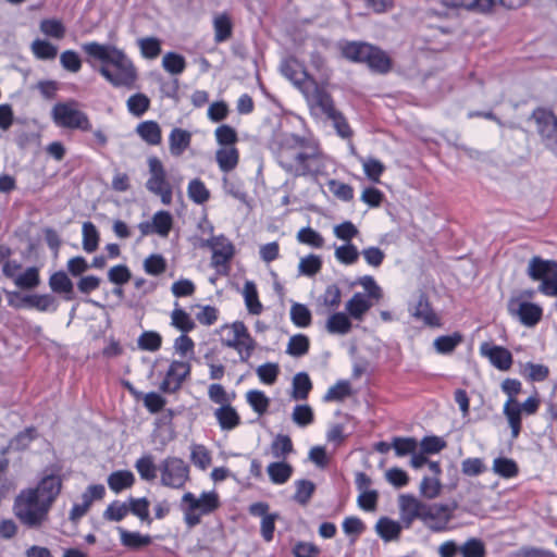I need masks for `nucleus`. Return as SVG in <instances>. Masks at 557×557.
<instances>
[{"label": "nucleus", "mask_w": 557, "mask_h": 557, "mask_svg": "<svg viewBox=\"0 0 557 557\" xmlns=\"http://www.w3.org/2000/svg\"><path fill=\"white\" fill-rule=\"evenodd\" d=\"M278 165L293 176L325 175L329 159L307 139L294 134H283L273 147Z\"/></svg>", "instance_id": "f257e3e1"}, {"label": "nucleus", "mask_w": 557, "mask_h": 557, "mask_svg": "<svg viewBox=\"0 0 557 557\" xmlns=\"http://www.w3.org/2000/svg\"><path fill=\"white\" fill-rule=\"evenodd\" d=\"M82 50L87 55L90 66L95 67V62H100L98 73L113 87L128 90L136 88L138 71L124 50L114 45L97 41L83 44Z\"/></svg>", "instance_id": "f03ea898"}, {"label": "nucleus", "mask_w": 557, "mask_h": 557, "mask_svg": "<svg viewBox=\"0 0 557 557\" xmlns=\"http://www.w3.org/2000/svg\"><path fill=\"white\" fill-rule=\"evenodd\" d=\"M220 507V497L215 491L202 492L199 496L191 492L183 494L180 509L184 523L193 529L200 524L203 516L213 513Z\"/></svg>", "instance_id": "7ed1b4c3"}, {"label": "nucleus", "mask_w": 557, "mask_h": 557, "mask_svg": "<svg viewBox=\"0 0 557 557\" xmlns=\"http://www.w3.org/2000/svg\"><path fill=\"white\" fill-rule=\"evenodd\" d=\"M50 508V505L28 488L21 491L13 506L16 518L30 529H38L48 520Z\"/></svg>", "instance_id": "20e7f679"}, {"label": "nucleus", "mask_w": 557, "mask_h": 557, "mask_svg": "<svg viewBox=\"0 0 557 557\" xmlns=\"http://www.w3.org/2000/svg\"><path fill=\"white\" fill-rule=\"evenodd\" d=\"M51 119L58 127L89 132L92 129L88 115L75 100L58 102L52 107Z\"/></svg>", "instance_id": "39448f33"}, {"label": "nucleus", "mask_w": 557, "mask_h": 557, "mask_svg": "<svg viewBox=\"0 0 557 557\" xmlns=\"http://www.w3.org/2000/svg\"><path fill=\"white\" fill-rule=\"evenodd\" d=\"M149 177L146 182V188L149 193L158 196L164 206H170L173 201L174 186L168 180V174L162 161L156 157H149L147 160Z\"/></svg>", "instance_id": "423d86ee"}, {"label": "nucleus", "mask_w": 557, "mask_h": 557, "mask_svg": "<svg viewBox=\"0 0 557 557\" xmlns=\"http://www.w3.org/2000/svg\"><path fill=\"white\" fill-rule=\"evenodd\" d=\"M160 484L162 486L181 490L189 480V467L178 457L169 456L158 465Z\"/></svg>", "instance_id": "0eeeda50"}, {"label": "nucleus", "mask_w": 557, "mask_h": 557, "mask_svg": "<svg viewBox=\"0 0 557 557\" xmlns=\"http://www.w3.org/2000/svg\"><path fill=\"white\" fill-rule=\"evenodd\" d=\"M507 310L510 317L528 327L535 326L543 317L542 307L525 300L521 295L512 296L508 300Z\"/></svg>", "instance_id": "6e6552de"}, {"label": "nucleus", "mask_w": 557, "mask_h": 557, "mask_svg": "<svg viewBox=\"0 0 557 557\" xmlns=\"http://www.w3.org/2000/svg\"><path fill=\"white\" fill-rule=\"evenodd\" d=\"M300 92L306 98L311 110H319L324 115L334 114L336 110L333 99L326 89L319 85L314 79H311Z\"/></svg>", "instance_id": "1a4fd4ad"}, {"label": "nucleus", "mask_w": 557, "mask_h": 557, "mask_svg": "<svg viewBox=\"0 0 557 557\" xmlns=\"http://www.w3.org/2000/svg\"><path fill=\"white\" fill-rule=\"evenodd\" d=\"M532 119L536 124V129L542 137L545 146L549 149L557 138V117L547 109L537 108L532 113Z\"/></svg>", "instance_id": "9d476101"}, {"label": "nucleus", "mask_w": 557, "mask_h": 557, "mask_svg": "<svg viewBox=\"0 0 557 557\" xmlns=\"http://www.w3.org/2000/svg\"><path fill=\"white\" fill-rule=\"evenodd\" d=\"M450 519L451 509L448 505L426 503L420 521H422L428 529L434 532H441L446 530Z\"/></svg>", "instance_id": "9b49d317"}, {"label": "nucleus", "mask_w": 557, "mask_h": 557, "mask_svg": "<svg viewBox=\"0 0 557 557\" xmlns=\"http://www.w3.org/2000/svg\"><path fill=\"white\" fill-rule=\"evenodd\" d=\"M207 246L212 250L211 264L219 272L226 273L228 262L234 256L233 244L224 236H215L207 242Z\"/></svg>", "instance_id": "f8f14e48"}, {"label": "nucleus", "mask_w": 557, "mask_h": 557, "mask_svg": "<svg viewBox=\"0 0 557 557\" xmlns=\"http://www.w3.org/2000/svg\"><path fill=\"white\" fill-rule=\"evenodd\" d=\"M190 373V366L185 361L174 360L171 362L163 381L161 382L159 389L162 393L172 394L177 392L185 379Z\"/></svg>", "instance_id": "ddd939ff"}, {"label": "nucleus", "mask_w": 557, "mask_h": 557, "mask_svg": "<svg viewBox=\"0 0 557 557\" xmlns=\"http://www.w3.org/2000/svg\"><path fill=\"white\" fill-rule=\"evenodd\" d=\"M280 71L299 91L311 79L305 66L294 57L285 58L280 65Z\"/></svg>", "instance_id": "4468645a"}, {"label": "nucleus", "mask_w": 557, "mask_h": 557, "mask_svg": "<svg viewBox=\"0 0 557 557\" xmlns=\"http://www.w3.org/2000/svg\"><path fill=\"white\" fill-rule=\"evenodd\" d=\"M425 505L426 503L421 502L413 495L403 494L399 496L398 506L400 519L406 528H410L414 520L421 519Z\"/></svg>", "instance_id": "2eb2a0df"}, {"label": "nucleus", "mask_w": 557, "mask_h": 557, "mask_svg": "<svg viewBox=\"0 0 557 557\" xmlns=\"http://www.w3.org/2000/svg\"><path fill=\"white\" fill-rule=\"evenodd\" d=\"M480 354L500 371L509 370L512 364L511 352L503 346L484 342L480 345Z\"/></svg>", "instance_id": "dca6fc26"}, {"label": "nucleus", "mask_w": 557, "mask_h": 557, "mask_svg": "<svg viewBox=\"0 0 557 557\" xmlns=\"http://www.w3.org/2000/svg\"><path fill=\"white\" fill-rule=\"evenodd\" d=\"M442 3L449 8H466V9H476L479 11L485 12L490 11L497 2H500L503 5L515 9L522 5L525 0H441Z\"/></svg>", "instance_id": "f3484780"}, {"label": "nucleus", "mask_w": 557, "mask_h": 557, "mask_svg": "<svg viewBox=\"0 0 557 557\" xmlns=\"http://www.w3.org/2000/svg\"><path fill=\"white\" fill-rule=\"evenodd\" d=\"M61 478L59 475L49 474L44 476L36 487L28 490L35 492V495H37L41 500L52 506L61 491Z\"/></svg>", "instance_id": "a211bd4d"}, {"label": "nucleus", "mask_w": 557, "mask_h": 557, "mask_svg": "<svg viewBox=\"0 0 557 557\" xmlns=\"http://www.w3.org/2000/svg\"><path fill=\"white\" fill-rule=\"evenodd\" d=\"M411 315L424 325L430 327H440L442 325L440 317L433 311L428 298L420 295L417 304L410 308Z\"/></svg>", "instance_id": "6ab92c4d"}, {"label": "nucleus", "mask_w": 557, "mask_h": 557, "mask_svg": "<svg viewBox=\"0 0 557 557\" xmlns=\"http://www.w3.org/2000/svg\"><path fill=\"white\" fill-rule=\"evenodd\" d=\"M376 302L377 301H374L373 299L369 298L368 296H364L362 293L357 292L346 302L345 310L347 311L349 317H351L352 320L361 322V321H363L367 312Z\"/></svg>", "instance_id": "aec40b11"}, {"label": "nucleus", "mask_w": 557, "mask_h": 557, "mask_svg": "<svg viewBox=\"0 0 557 557\" xmlns=\"http://www.w3.org/2000/svg\"><path fill=\"white\" fill-rule=\"evenodd\" d=\"M557 272V262L553 260H544L540 257H533L529 261L528 275L533 281H540L543 283L544 280L550 277Z\"/></svg>", "instance_id": "412c9836"}, {"label": "nucleus", "mask_w": 557, "mask_h": 557, "mask_svg": "<svg viewBox=\"0 0 557 557\" xmlns=\"http://www.w3.org/2000/svg\"><path fill=\"white\" fill-rule=\"evenodd\" d=\"M351 317L342 311H333L325 321V330L332 335H346L352 330Z\"/></svg>", "instance_id": "4be33fe9"}, {"label": "nucleus", "mask_w": 557, "mask_h": 557, "mask_svg": "<svg viewBox=\"0 0 557 557\" xmlns=\"http://www.w3.org/2000/svg\"><path fill=\"white\" fill-rule=\"evenodd\" d=\"M213 416L222 431H232L242 423V418L233 405L215 408Z\"/></svg>", "instance_id": "5701e85b"}, {"label": "nucleus", "mask_w": 557, "mask_h": 557, "mask_svg": "<svg viewBox=\"0 0 557 557\" xmlns=\"http://www.w3.org/2000/svg\"><path fill=\"white\" fill-rule=\"evenodd\" d=\"M338 47L342 55L352 62L364 63L367 54L372 51L371 45L362 41H341Z\"/></svg>", "instance_id": "b1692460"}, {"label": "nucleus", "mask_w": 557, "mask_h": 557, "mask_svg": "<svg viewBox=\"0 0 557 557\" xmlns=\"http://www.w3.org/2000/svg\"><path fill=\"white\" fill-rule=\"evenodd\" d=\"M191 143V133L187 129L174 127L169 135V149L173 157H181Z\"/></svg>", "instance_id": "393cba45"}, {"label": "nucleus", "mask_w": 557, "mask_h": 557, "mask_svg": "<svg viewBox=\"0 0 557 557\" xmlns=\"http://www.w3.org/2000/svg\"><path fill=\"white\" fill-rule=\"evenodd\" d=\"M503 413L510 428L511 438L516 440L520 435L522 428V413L520 408H518V400L507 399L504 404Z\"/></svg>", "instance_id": "a878e982"}, {"label": "nucleus", "mask_w": 557, "mask_h": 557, "mask_svg": "<svg viewBox=\"0 0 557 557\" xmlns=\"http://www.w3.org/2000/svg\"><path fill=\"white\" fill-rule=\"evenodd\" d=\"M371 50L367 54L366 64L370 67L371 71L380 73V74H386L389 72L392 67V60L388 57V54L383 51L382 49L372 46Z\"/></svg>", "instance_id": "bb28decb"}, {"label": "nucleus", "mask_w": 557, "mask_h": 557, "mask_svg": "<svg viewBox=\"0 0 557 557\" xmlns=\"http://www.w3.org/2000/svg\"><path fill=\"white\" fill-rule=\"evenodd\" d=\"M215 161L222 172L228 173L237 166L239 151L235 146L220 147L215 151Z\"/></svg>", "instance_id": "cd10ccee"}, {"label": "nucleus", "mask_w": 557, "mask_h": 557, "mask_svg": "<svg viewBox=\"0 0 557 557\" xmlns=\"http://www.w3.org/2000/svg\"><path fill=\"white\" fill-rule=\"evenodd\" d=\"M228 348H233L237 351L242 362H248L256 348V341L249 334L247 326H245L244 334H242L236 342L235 339L228 341Z\"/></svg>", "instance_id": "c85d7f7f"}, {"label": "nucleus", "mask_w": 557, "mask_h": 557, "mask_svg": "<svg viewBox=\"0 0 557 557\" xmlns=\"http://www.w3.org/2000/svg\"><path fill=\"white\" fill-rule=\"evenodd\" d=\"M135 475L129 470L113 471L107 479L109 488L115 494L131 488L135 484Z\"/></svg>", "instance_id": "c756f323"}, {"label": "nucleus", "mask_w": 557, "mask_h": 557, "mask_svg": "<svg viewBox=\"0 0 557 557\" xmlns=\"http://www.w3.org/2000/svg\"><path fill=\"white\" fill-rule=\"evenodd\" d=\"M214 41L216 44L228 40L233 33V24L227 13H218L213 16Z\"/></svg>", "instance_id": "7c9ffc66"}, {"label": "nucleus", "mask_w": 557, "mask_h": 557, "mask_svg": "<svg viewBox=\"0 0 557 557\" xmlns=\"http://www.w3.org/2000/svg\"><path fill=\"white\" fill-rule=\"evenodd\" d=\"M342 302V290L336 284L326 286L324 292L318 298V305L325 311L333 312L338 309Z\"/></svg>", "instance_id": "2f4dec72"}, {"label": "nucleus", "mask_w": 557, "mask_h": 557, "mask_svg": "<svg viewBox=\"0 0 557 557\" xmlns=\"http://www.w3.org/2000/svg\"><path fill=\"white\" fill-rule=\"evenodd\" d=\"M50 288L54 293L63 294L65 300L74 298V286L67 274L63 271L55 272L49 280Z\"/></svg>", "instance_id": "473e14b6"}, {"label": "nucleus", "mask_w": 557, "mask_h": 557, "mask_svg": "<svg viewBox=\"0 0 557 557\" xmlns=\"http://www.w3.org/2000/svg\"><path fill=\"white\" fill-rule=\"evenodd\" d=\"M137 134L151 146H157L162 140L161 128L154 121H144L137 125Z\"/></svg>", "instance_id": "72a5a7b5"}, {"label": "nucleus", "mask_w": 557, "mask_h": 557, "mask_svg": "<svg viewBox=\"0 0 557 557\" xmlns=\"http://www.w3.org/2000/svg\"><path fill=\"white\" fill-rule=\"evenodd\" d=\"M82 246L84 251L92 253L98 249L100 242V233L96 225L90 221H86L82 225Z\"/></svg>", "instance_id": "f704fd0d"}, {"label": "nucleus", "mask_w": 557, "mask_h": 557, "mask_svg": "<svg viewBox=\"0 0 557 557\" xmlns=\"http://www.w3.org/2000/svg\"><path fill=\"white\" fill-rule=\"evenodd\" d=\"M127 503L129 513L137 517L143 523L148 525L152 523L149 512L150 502L147 497H129Z\"/></svg>", "instance_id": "c9c22d12"}, {"label": "nucleus", "mask_w": 557, "mask_h": 557, "mask_svg": "<svg viewBox=\"0 0 557 557\" xmlns=\"http://www.w3.org/2000/svg\"><path fill=\"white\" fill-rule=\"evenodd\" d=\"M376 533L385 542H391L398 539L401 532V525L399 522L394 521L387 517L380 518L375 524Z\"/></svg>", "instance_id": "e433bc0d"}, {"label": "nucleus", "mask_w": 557, "mask_h": 557, "mask_svg": "<svg viewBox=\"0 0 557 557\" xmlns=\"http://www.w3.org/2000/svg\"><path fill=\"white\" fill-rule=\"evenodd\" d=\"M243 297L246 308L250 314L258 315L262 312L263 306L259 300L258 290L253 282L247 281L245 283L243 288Z\"/></svg>", "instance_id": "4c0bfd02"}, {"label": "nucleus", "mask_w": 557, "mask_h": 557, "mask_svg": "<svg viewBox=\"0 0 557 557\" xmlns=\"http://www.w3.org/2000/svg\"><path fill=\"white\" fill-rule=\"evenodd\" d=\"M292 386V398L294 400H305L308 398V395L312 389V382L308 373L299 372L293 377Z\"/></svg>", "instance_id": "58836bf2"}, {"label": "nucleus", "mask_w": 557, "mask_h": 557, "mask_svg": "<svg viewBox=\"0 0 557 557\" xmlns=\"http://www.w3.org/2000/svg\"><path fill=\"white\" fill-rule=\"evenodd\" d=\"M208 398L219 407L232 405L236 398L235 392H227L222 384L213 383L208 386Z\"/></svg>", "instance_id": "ea45409f"}, {"label": "nucleus", "mask_w": 557, "mask_h": 557, "mask_svg": "<svg viewBox=\"0 0 557 557\" xmlns=\"http://www.w3.org/2000/svg\"><path fill=\"white\" fill-rule=\"evenodd\" d=\"M134 467L137 470L140 479L147 482L153 481L159 472L158 466L154 463L153 456L150 454L138 458Z\"/></svg>", "instance_id": "a19ab883"}, {"label": "nucleus", "mask_w": 557, "mask_h": 557, "mask_svg": "<svg viewBox=\"0 0 557 557\" xmlns=\"http://www.w3.org/2000/svg\"><path fill=\"white\" fill-rule=\"evenodd\" d=\"M23 301L30 308H36L39 311L54 312L58 309V302L52 295H28L25 296Z\"/></svg>", "instance_id": "79ce46f5"}, {"label": "nucleus", "mask_w": 557, "mask_h": 557, "mask_svg": "<svg viewBox=\"0 0 557 557\" xmlns=\"http://www.w3.org/2000/svg\"><path fill=\"white\" fill-rule=\"evenodd\" d=\"M463 337L459 332L449 335H442L434 339V348L441 355L451 354L458 345L461 344Z\"/></svg>", "instance_id": "37998d69"}, {"label": "nucleus", "mask_w": 557, "mask_h": 557, "mask_svg": "<svg viewBox=\"0 0 557 557\" xmlns=\"http://www.w3.org/2000/svg\"><path fill=\"white\" fill-rule=\"evenodd\" d=\"M493 471L504 479H512L518 475L519 467L513 459L497 457L493 461Z\"/></svg>", "instance_id": "c03bdc74"}, {"label": "nucleus", "mask_w": 557, "mask_h": 557, "mask_svg": "<svg viewBox=\"0 0 557 557\" xmlns=\"http://www.w3.org/2000/svg\"><path fill=\"white\" fill-rule=\"evenodd\" d=\"M267 471L274 484H284L290 479L293 467L286 462H271Z\"/></svg>", "instance_id": "a18cd8bd"}, {"label": "nucleus", "mask_w": 557, "mask_h": 557, "mask_svg": "<svg viewBox=\"0 0 557 557\" xmlns=\"http://www.w3.org/2000/svg\"><path fill=\"white\" fill-rule=\"evenodd\" d=\"M290 321L297 326V327H308L311 324L312 321V314L309 308L299 302H293L290 306L289 311Z\"/></svg>", "instance_id": "49530a36"}, {"label": "nucleus", "mask_w": 557, "mask_h": 557, "mask_svg": "<svg viewBox=\"0 0 557 557\" xmlns=\"http://www.w3.org/2000/svg\"><path fill=\"white\" fill-rule=\"evenodd\" d=\"M151 225L154 228V234L168 237L173 226L172 214L164 210L156 212L152 216Z\"/></svg>", "instance_id": "de8ad7c7"}, {"label": "nucleus", "mask_w": 557, "mask_h": 557, "mask_svg": "<svg viewBox=\"0 0 557 557\" xmlns=\"http://www.w3.org/2000/svg\"><path fill=\"white\" fill-rule=\"evenodd\" d=\"M187 195L193 202L203 205L210 198V190L201 180L194 178L188 183Z\"/></svg>", "instance_id": "09e8293b"}, {"label": "nucleus", "mask_w": 557, "mask_h": 557, "mask_svg": "<svg viewBox=\"0 0 557 557\" xmlns=\"http://www.w3.org/2000/svg\"><path fill=\"white\" fill-rule=\"evenodd\" d=\"M246 400L251 409L259 416L264 414L270 406V398L259 389H251L246 393Z\"/></svg>", "instance_id": "8fccbe9b"}, {"label": "nucleus", "mask_w": 557, "mask_h": 557, "mask_svg": "<svg viewBox=\"0 0 557 557\" xmlns=\"http://www.w3.org/2000/svg\"><path fill=\"white\" fill-rule=\"evenodd\" d=\"M120 534L122 544L132 549H138L148 546L151 543L150 535H144L139 532H131L120 529Z\"/></svg>", "instance_id": "3c124183"}, {"label": "nucleus", "mask_w": 557, "mask_h": 557, "mask_svg": "<svg viewBox=\"0 0 557 557\" xmlns=\"http://www.w3.org/2000/svg\"><path fill=\"white\" fill-rule=\"evenodd\" d=\"M162 66L168 73L180 75L186 69V60L176 52H166L162 58Z\"/></svg>", "instance_id": "603ef678"}, {"label": "nucleus", "mask_w": 557, "mask_h": 557, "mask_svg": "<svg viewBox=\"0 0 557 557\" xmlns=\"http://www.w3.org/2000/svg\"><path fill=\"white\" fill-rule=\"evenodd\" d=\"M393 449L397 457L411 456L419 449V442L414 437H393Z\"/></svg>", "instance_id": "864d4df0"}, {"label": "nucleus", "mask_w": 557, "mask_h": 557, "mask_svg": "<svg viewBox=\"0 0 557 557\" xmlns=\"http://www.w3.org/2000/svg\"><path fill=\"white\" fill-rule=\"evenodd\" d=\"M321 257L311 253L300 259L298 264V273L304 276L312 277L321 271Z\"/></svg>", "instance_id": "5fc2aeb1"}, {"label": "nucleus", "mask_w": 557, "mask_h": 557, "mask_svg": "<svg viewBox=\"0 0 557 557\" xmlns=\"http://www.w3.org/2000/svg\"><path fill=\"white\" fill-rule=\"evenodd\" d=\"M420 495L426 499H434L440 496L442 492L441 479L437 476H423L420 486Z\"/></svg>", "instance_id": "6e6d98bb"}, {"label": "nucleus", "mask_w": 557, "mask_h": 557, "mask_svg": "<svg viewBox=\"0 0 557 557\" xmlns=\"http://www.w3.org/2000/svg\"><path fill=\"white\" fill-rule=\"evenodd\" d=\"M143 58L153 60L161 53V41L157 37H145L137 40Z\"/></svg>", "instance_id": "4d7b16f0"}, {"label": "nucleus", "mask_w": 557, "mask_h": 557, "mask_svg": "<svg viewBox=\"0 0 557 557\" xmlns=\"http://www.w3.org/2000/svg\"><path fill=\"white\" fill-rule=\"evenodd\" d=\"M351 394V387L348 381L341 380L331 386L323 396V401H342Z\"/></svg>", "instance_id": "13d9d810"}, {"label": "nucleus", "mask_w": 557, "mask_h": 557, "mask_svg": "<svg viewBox=\"0 0 557 557\" xmlns=\"http://www.w3.org/2000/svg\"><path fill=\"white\" fill-rule=\"evenodd\" d=\"M32 52L39 60H53L58 54V48L44 39H36L32 42Z\"/></svg>", "instance_id": "bf43d9fd"}, {"label": "nucleus", "mask_w": 557, "mask_h": 557, "mask_svg": "<svg viewBox=\"0 0 557 557\" xmlns=\"http://www.w3.org/2000/svg\"><path fill=\"white\" fill-rule=\"evenodd\" d=\"M356 284L360 285L364 289L362 293L364 296H368L374 301L379 302L383 298V289L373 276L363 275L357 280Z\"/></svg>", "instance_id": "052dcab7"}, {"label": "nucleus", "mask_w": 557, "mask_h": 557, "mask_svg": "<svg viewBox=\"0 0 557 557\" xmlns=\"http://www.w3.org/2000/svg\"><path fill=\"white\" fill-rule=\"evenodd\" d=\"M126 106L131 114L139 117L149 109L150 99L145 94L137 92L127 99Z\"/></svg>", "instance_id": "680f3d73"}, {"label": "nucleus", "mask_w": 557, "mask_h": 557, "mask_svg": "<svg viewBox=\"0 0 557 557\" xmlns=\"http://www.w3.org/2000/svg\"><path fill=\"white\" fill-rule=\"evenodd\" d=\"M40 32L51 38L62 39L65 36V26L58 18H45L39 25Z\"/></svg>", "instance_id": "e2e57ef3"}, {"label": "nucleus", "mask_w": 557, "mask_h": 557, "mask_svg": "<svg viewBox=\"0 0 557 557\" xmlns=\"http://www.w3.org/2000/svg\"><path fill=\"white\" fill-rule=\"evenodd\" d=\"M334 256L338 262L350 265L358 261L360 252L355 245L346 243L335 248Z\"/></svg>", "instance_id": "0e129e2a"}, {"label": "nucleus", "mask_w": 557, "mask_h": 557, "mask_svg": "<svg viewBox=\"0 0 557 557\" xmlns=\"http://www.w3.org/2000/svg\"><path fill=\"white\" fill-rule=\"evenodd\" d=\"M366 176L373 183H380V177L385 171V165L374 158L360 159Z\"/></svg>", "instance_id": "69168bd1"}, {"label": "nucleus", "mask_w": 557, "mask_h": 557, "mask_svg": "<svg viewBox=\"0 0 557 557\" xmlns=\"http://www.w3.org/2000/svg\"><path fill=\"white\" fill-rule=\"evenodd\" d=\"M297 240L301 244L308 245L313 248H322L324 246L323 236L310 226L302 227L297 233Z\"/></svg>", "instance_id": "338daca9"}, {"label": "nucleus", "mask_w": 557, "mask_h": 557, "mask_svg": "<svg viewBox=\"0 0 557 557\" xmlns=\"http://www.w3.org/2000/svg\"><path fill=\"white\" fill-rule=\"evenodd\" d=\"M462 557H485L486 549L484 543L479 539H469L460 547Z\"/></svg>", "instance_id": "774afa93"}]
</instances>
